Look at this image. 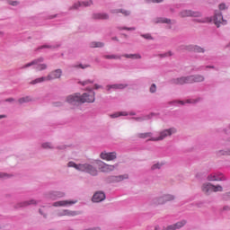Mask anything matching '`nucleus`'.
I'll use <instances>...</instances> for the list:
<instances>
[{
	"instance_id": "nucleus-1",
	"label": "nucleus",
	"mask_w": 230,
	"mask_h": 230,
	"mask_svg": "<svg viewBox=\"0 0 230 230\" xmlns=\"http://www.w3.org/2000/svg\"><path fill=\"white\" fill-rule=\"evenodd\" d=\"M88 93L80 95V93H75L66 97L67 103L71 105H78V103H93L95 100V93L91 89H87Z\"/></svg>"
},
{
	"instance_id": "nucleus-2",
	"label": "nucleus",
	"mask_w": 230,
	"mask_h": 230,
	"mask_svg": "<svg viewBox=\"0 0 230 230\" xmlns=\"http://www.w3.org/2000/svg\"><path fill=\"white\" fill-rule=\"evenodd\" d=\"M68 166L69 168H75V170L79 172H86V173H90V175H98V170L89 164H76L75 162H69Z\"/></svg>"
},
{
	"instance_id": "nucleus-3",
	"label": "nucleus",
	"mask_w": 230,
	"mask_h": 230,
	"mask_svg": "<svg viewBox=\"0 0 230 230\" xmlns=\"http://www.w3.org/2000/svg\"><path fill=\"white\" fill-rule=\"evenodd\" d=\"M97 164L99 166L100 172H102L103 173H109L111 172H114V170L118 168V164H116L115 165H111V164H107L100 160L97 161Z\"/></svg>"
},
{
	"instance_id": "nucleus-4",
	"label": "nucleus",
	"mask_w": 230,
	"mask_h": 230,
	"mask_svg": "<svg viewBox=\"0 0 230 230\" xmlns=\"http://www.w3.org/2000/svg\"><path fill=\"white\" fill-rule=\"evenodd\" d=\"M177 130L175 128H169L160 132V136L158 137H152L150 141H163L165 137L172 136V134H175Z\"/></svg>"
},
{
	"instance_id": "nucleus-5",
	"label": "nucleus",
	"mask_w": 230,
	"mask_h": 230,
	"mask_svg": "<svg viewBox=\"0 0 230 230\" xmlns=\"http://www.w3.org/2000/svg\"><path fill=\"white\" fill-rule=\"evenodd\" d=\"M43 60H44V58H40L38 60H34L31 63L26 64L23 67L26 68V67H31V66H36L37 71H44V69H48V65H46V64L39 65V62H43Z\"/></svg>"
},
{
	"instance_id": "nucleus-6",
	"label": "nucleus",
	"mask_w": 230,
	"mask_h": 230,
	"mask_svg": "<svg viewBox=\"0 0 230 230\" xmlns=\"http://www.w3.org/2000/svg\"><path fill=\"white\" fill-rule=\"evenodd\" d=\"M207 180L210 181L220 182L222 181H226V176H224V174H222L220 172H214V173L209 174L208 176Z\"/></svg>"
},
{
	"instance_id": "nucleus-7",
	"label": "nucleus",
	"mask_w": 230,
	"mask_h": 230,
	"mask_svg": "<svg viewBox=\"0 0 230 230\" xmlns=\"http://www.w3.org/2000/svg\"><path fill=\"white\" fill-rule=\"evenodd\" d=\"M100 157L103 161H114L117 158V154H116V152L107 153V152L103 151L101 153Z\"/></svg>"
},
{
	"instance_id": "nucleus-8",
	"label": "nucleus",
	"mask_w": 230,
	"mask_h": 230,
	"mask_svg": "<svg viewBox=\"0 0 230 230\" xmlns=\"http://www.w3.org/2000/svg\"><path fill=\"white\" fill-rule=\"evenodd\" d=\"M77 200H61L56 201L53 203L54 208H64L66 206H73V204H76Z\"/></svg>"
},
{
	"instance_id": "nucleus-9",
	"label": "nucleus",
	"mask_w": 230,
	"mask_h": 230,
	"mask_svg": "<svg viewBox=\"0 0 230 230\" xmlns=\"http://www.w3.org/2000/svg\"><path fill=\"white\" fill-rule=\"evenodd\" d=\"M202 14L199 12H193L190 10L181 11L180 16L184 17H200Z\"/></svg>"
},
{
	"instance_id": "nucleus-10",
	"label": "nucleus",
	"mask_w": 230,
	"mask_h": 230,
	"mask_svg": "<svg viewBox=\"0 0 230 230\" xmlns=\"http://www.w3.org/2000/svg\"><path fill=\"white\" fill-rule=\"evenodd\" d=\"M174 199H175V197H173L170 194H167V195H164V196L159 198L156 201H155V204L161 205V204H164L165 202H170Z\"/></svg>"
},
{
	"instance_id": "nucleus-11",
	"label": "nucleus",
	"mask_w": 230,
	"mask_h": 230,
	"mask_svg": "<svg viewBox=\"0 0 230 230\" xmlns=\"http://www.w3.org/2000/svg\"><path fill=\"white\" fill-rule=\"evenodd\" d=\"M214 24L220 28V24H226V21H224V17L222 16V13H217L214 16Z\"/></svg>"
},
{
	"instance_id": "nucleus-12",
	"label": "nucleus",
	"mask_w": 230,
	"mask_h": 230,
	"mask_svg": "<svg viewBox=\"0 0 230 230\" xmlns=\"http://www.w3.org/2000/svg\"><path fill=\"white\" fill-rule=\"evenodd\" d=\"M60 76H62V70L57 69L49 74V75L47 76V80L49 82V80H57V78H60Z\"/></svg>"
},
{
	"instance_id": "nucleus-13",
	"label": "nucleus",
	"mask_w": 230,
	"mask_h": 230,
	"mask_svg": "<svg viewBox=\"0 0 230 230\" xmlns=\"http://www.w3.org/2000/svg\"><path fill=\"white\" fill-rule=\"evenodd\" d=\"M172 83L174 84V85H184V84H190V76H185V77H180V78L173 79L172 81Z\"/></svg>"
},
{
	"instance_id": "nucleus-14",
	"label": "nucleus",
	"mask_w": 230,
	"mask_h": 230,
	"mask_svg": "<svg viewBox=\"0 0 230 230\" xmlns=\"http://www.w3.org/2000/svg\"><path fill=\"white\" fill-rule=\"evenodd\" d=\"M92 200L93 202H102L105 200V193L102 191L96 192L95 194H93Z\"/></svg>"
},
{
	"instance_id": "nucleus-15",
	"label": "nucleus",
	"mask_w": 230,
	"mask_h": 230,
	"mask_svg": "<svg viewBox=\"0 0 230 230\" xmlns=\"http://www.w3.org/2000/svg\"><path fill=\"white\" fill-rule=\"evenodd\" d=\"M92 18L94 19V21H107V19H109V14L97 13H93Z\"/></svg>"
},
{
	"instance_id": "nucleus-16",
	"label": "nucleus",
	"mask_w": 230,
	"mask_h": 230,
	"mask_svg": "<svg viewBox=\"0 0 230 230\" xmlns=\"http://www.w3.org/2000/svg\"><path fill=\"white\" fill-rule=\"evenodd\" d=\"M186 226V220L179 221L178 223L174 225H171L167 226V229L165 230H175V229H181V227H184Z\"/></svg>"
},
{
	"instance_id": "nucleus-17",
	"label": "nucleus",
	"mask_w": 230,
	"mask_h": 230,
	"mask_svg": "<svg viewBox=\"0 0 230 230\" xmlns=\"http://www.w3.org/2000/svg\"><path fill=\"white\" fill-rule=\"evenodd\" d=\"M189 80L190 84H195L197 82H204V76L200 75H190Z\"/></svg>"
},
{
	"instance_id": "nucleus-18",
	"label": "nucleus",
	"mask_w": 230,
	"mask_h": 230,
	"mask_svg": "<svg viewBox=\"0 0 230 230\" xmlns=\"http://www.w3.org/2000/svg\"><path fill=\"white\" fill-rule=\"evenodd\" d=\"M76 215H78V212L71 211V210H67V209L62 210L58 214L59 217H76Z\"/></svg>"
},
{
	"instance_id": "nucleus-19",
	"label": "nucleus",
	"mask_w": 230,
	"mask_h": 230,
	"mask_svg": "<svg viewBox=\"0 0 230 230\" xmlns=\"http://www.w3.org/2000/svg\"><path fill=\"white\" fill-rule=\"evenodd\" d=\"M202 192L207 195L212 192V184L209 182L204 183L201 187Z\"/></svg>"
},
{
	"instance_id": "nucleus-20",
	"label": "nucleus",
	"mask_w": 230,
	"mask_h": 230,
	"mask_svg": "<svg viewBox=\"0 0 230 230\" xmlns=\"http://www.w3.org/2000/svg\"><path fill=\"white\" fill-rule=\"evenodd\" d=\"M42 82H49L48 81V76H42V77L36 78V79L32 80L30 83V84L31 85H36V84H42Z\"/></svg>"
},
{
	"instance_id": "nucleus-21",
	"label": "nucleus",
	"mask_w": 230,
	"mask_h": 230,
	"mask_svg": "<svg viewBox=\"0 0 230 230\" xmlns=\"http://www.w3.org/2000/svg\"><path fill=\"white\" fill-rule=\"evenodd\" d=\"M125 179H128V174L119 175V176L113 177L114 182H121V181H125Z\"/></svg>"
},
{
	"instance_id": "nucleus-22",
	"label": "nucleus",
	"mask_w": 230,
	"mask_h": 230,
	"mask_svg": "<svg viewBox=\"0 0 230 230\" xmlns=\"http://www.w3.org/2000/svg\"><path fill=\"white\" fill-rule=\"evenodd\" d=\"M91 4H93L92 1L83 2V3L78 2V3L74 4L73 8L76 9V8H78V6H91Z\"/></svg>"
},
{
	"instance_id": "nucleus-23",
	"label": "nucleus",
	"mask_w": 230,
	"mask_h": 230,
	"mask_svg": "<svg viewBox=\"0 0 230 230\" xmlns=\"http://www.w3.org/2000/svg\"><path fill=\"white\" fill-rule=\"evenodd\" d=\"M152 136H153L152 132L138 133L137 135V137H139L140 139H146V137H152Z\"/></svg>"
},
{
	"instance_id": "nucleus-24",
	"label": "nucleus",
	"mask_w": 230,
	"mask_h": 230,
	"mask_svg": "<svg viewBox=\"0 0 230 230\" xmlns=\"http://www.w3.org/2000/svg\"><path fill=\"white\" fill-rule=\"evenodd\" d=\"M218 191H224L222 185H214L212 184V192L217 193Z\"/></svg>"
},
{
	"instance_id": "nucleus-25",
	"label": "nucleus",
	"mask_w": 230,
	"mask_h": 230,
	"mask_svg": "<svg viewBox=\"0 0 230 230\" xmlns=\"http://www.w3.org/2000/svg\"><path fill=\"white\" fill-rule=\"evenodd\" d=\"M91 48H103L105 44L100 41H93L90 44Z\"/></svg>"
},
{
	"instance_id": "nucleus-26",
	"label": "nucleus",
	"mask_w": 230,
	"mask_h": 230,
	"mask_svg": "<svg viewBox=\"0 0 230 230\" xmlns=\"http://www.w3.org/2000/svg\"><path fill=\"white\" fill-rule=\"evenodd\" d=\"M119 116H128V114L127 112L120 111L110 115L111 118H119Z\"/></svg>"
},
{
	"instance_id": "nucleus-27",
	"label": "nucleus",
	"mask_w": 230,
	"mask_h": 230,
	"mask_svg": "<svg viewBox=\"0 0 230 230\" xmlns=\"http://www.w3.org/2000/svg\"><path fill=\"white\" fill-rule=\"evenodd\" d=\"M152 118V114L146 115L144 117L137 118V121H146V119H150Z\"/></svg>"
},
{
	"instance_id": "nucleus-28",
	"label": "nucleus",
	"mask_w": 230,
	"mask_h": 230,
	"mask_svg": "<svg viewBox=\"0 0 230 230\" xmlns=\"http://www.w3.org/2000/svg\"><path fill=\"white\" fill-rule=\"evenodd\" d=\"M113 13H123V15H130V12L123 11V10H115L112 12Z\"/></svg>"
},
{
	"instance_id": "nucleus-29",
	"label": "nucleus",
	"mask_w": 230,
	"mask_h": 230,
	"mask_svg": "<svg viewBox=\"0 0 230 230\" xmlns=\"http://www.w3.org/2000/svg\"><path fill=\"white\" fill-rule=\"evenodd\" d=\"M104 58H107V59H110V60H111L112 58L120 59L121 57L120 56H116V55H106V56H104Z\"/></svg>"
},
{
	"instance_id": "nucleus-30",
	"label": "nucleus",
	"mask_w": 230,
	"mask_h": 230,
	"mask_svg": "<svg viewBox=\"0 0 230 230\" xmlns=\"http://www.w3.org/2000/svg\"><path fill=\"white\" fill-rule=\"evenodd\" d=\"M18 102L19 103H28V102H31V99L30 97H22Z\"/></svg>"
},
{
	"instance_id": "nucleus-31",
	"label": "nucleus",
	"mask_w": 230,
	"mask_h": 230,
	"mask_svg": "<svg viewBox=\"0 0 230 230\" xmlns=\"http://www.w3.org/2000/svg\"><path fill=\"white\" fill-rule=\"evenodd\" d=\"M192 49L195 51V53H204V49L199 46H194Z\"/></svg>"
},
{
	"instance_id": "nucleus-32",
	"label": "nucleus",
	"mask_w": 230,
	"mask_h": 230,
	"mask_svg": "<svg viewBox=\"0 0 230 230\" xmlns=\"http://www.w3.org/2000/svg\"><path fill=\"white\" fill-rule=\"evenodd\" d=\"M197 22H211V18H201V19H197Z\"/></svg>"
},
{
	"instance_id": "nucleus-33",
	"label": "nucleus",
	"mask_w": 230,
	"mask_h": 230,
	"mask_svg": "<svg viewBox=\"0 0 230 230\" xmlns=\"http://www.w3.org/2000/svg\"><path fill=\"white\" fill-rule=\"evenodd\" d=\"M156 22L169 23V22H172V20H169V19H166V18H159Z\"/></svg>"
},
{
	"instance_id": "nucleus-34",
	"label": "nucleus",
	"mask_w": 230,
	"mask_h": 230,
	"mask_svg": "<svg viewBox=\"0 0 230 230\" xmlns=\"http://www.w3.org/2000/svg\"><path fill=\"white\" fill-rule=\"evenodd\" d=\"M30 204H37V202L33 199H31L30 201H25L22 204V208H24V206H30Z\"/></svg>"
},
{
	"instance_id": "nucleus-35",
	"label": "nucleus",
	"mask_w": 230,
	"mask_h": 230,
	"mask_svg": "<svg viewBox=\"0 0 230 230\" xmlns=\"http://www.w3.org/2000/svg\"><path fill=\"white\" fill-rule=\"evenodd\" d=\"M79 84H81V85H89V84H93V81L91 80H86V81H84V82H79Z\"/></svg>"
},
{
	"instance_id": "nucleus-36",
	"label": "nucleus",
	"mask_w": 230,
	"mask_h": 230,
	"mask_svg": "<svg viewBox=\"0 0 230 230\" xmlns=\"http://www.w3.org/2000/svg\"><path fill=\"white\" fill-rule=\"evenodd\" d=\"M8 4H10L11 6H17V4H19V2L9 0Z\"/></svg>"
},
{
	"instance_id": "nucleus-37",
	"label": "nucleus",
	"mask_w": 230,
	"mask_h": 230,
	"mask_svg": "<svg viewBox=\"0 0 230 230\" xmlns=\"http://www.w3.org/2000/svg\"><path fill=\"white\" fill-rule=\"evenodd\" d=\"M219 10H227V5L225 3H222L218 5Z\"/></svg>"
},
{
	"instance_id": "nucleus-38",
	"label": "nucleus",
	"mask_w": 230,
	"mask_h": 230,
	"mask_svg": "<svg viewBox=\"0 0 230 230\" xmlns=\"http://www.w3.org/2000/svg\"><path fill=\"white\" fill-rule=\"evenodd\" d=\"M141 37H143L144 39H147L148 40H152V35L150 34H142Z\"/></svg>"
},
{
	"instance_id": "nucleus-39",
	"label": "nucleus",
	"mask_w": 230,
	"mask_h": 230,
	"mask_svg": "<svg viewBox=\"0 0 230 230\" xmlns=\"http://www.w3.org/2000/svg\"><path fill=\"white\" fill-rule=\"evenodd\" d=\"M157 89V86H155V84H153L150 87V93H155Z\"/></svg>"
},
{
	"instance_id": "nucleus-40",
	"label": "nucleus",
	"mask_w": 230,
	"mask_h": 230,
	"mask_svg": "<svg viewBox=\"0 0 230 230\" xmlns=\"http://www.w3.org/2000/svg\"><path fill=\"white\" fill-rule=\"evenodd\" d=\"M139 58H141V55H139V54H132V59L137 60Z\"/></svg>"
},
{
	"instance_id": "nucleus-41",
	"label": "nucleus",
	"mask_w": 230,
	"mask_h": 230,
	"mask_svg": "<svg viewBox=\"0 0 230 230\" xmlns=\"http://www.w3.org/2000/svg\"><path fill=\"white\" fill-rule=\"evenodd\" d=\"M110 89H118V84L107 85V91Z\"/></svg>"
},
{
	"instance_id": "nucleus-42",
	"label": "nucleus",
	"mask_w": 230,
	"mask_h": 230,
	"mask_svg": "<svg viewBox=\"0 0 230 230\" xmlns=\"http://www.w3.org/2000/svg\"><path fill=\"white\" fill-rule=\"evenodd\" d=\"M161 168V164H155L151 167V170H157Z\"/></svg>"
},
{
	"instance_id": "nucleus-43",
	"label": "nucleus",
	"mask_w": 230,
	"mask_h": 230,
	"mask_svg": "<svg viewBox=\"0 0 230 230\" xmlns=\"http://www.w3.org/2000/svg\"><path fill=\"white\" fill-rule=\"evenodd\" d=\"M225 200H229L230 199V191L224 194Z\"/></svg>"
},
{
	"instance_id": "nucleus-44",
	"label": "nucleus",
	"mask_w": 230,
	"mask_h": 230,
	"mask_svg": "<svg viewBox=\"0 0 230 230\" xmlns=\"http://www.w3.org/2000/svg\"><path fill=\"white\" fill-rule=\"evenodd\" d=\"M125 87H127V84H117V89H125Z\"/></svg>"
},
{
	"instance_id": "nucleus-45",
	"label": "nucleus",
	"mask_w": 230,
	"mask_h": 230,
	"mask_svg": "<svg viewBox=\"0 0 230 230\" xmlns=\"http://www.w3.org/2000/svg\"><path fill=\"white\" fill-rule=\"evenodd\" d=\"M42 146H43V148H51V144H49V143H44V144L42 145Z\"/></svg>"
},
{
	"instance_id": "nucleus-46",
	"label": "nucleus",
	"mask_w": 230,
	"mask_h": 230,
	"mask_svg": "<svg viewBox=\"0 0 230 230\" xmlns=\"http://www.w3.org/2000/svg\"><path fill=\"white\" fill-rule=\"evenodd\" d=\"M56 197L60 199V198L64 197V193L63 192H57Z\"/></svg>"
},
{
	"instance_id": "nucleus-47",
	"label": "nucleus",
	"mask_w": 230,
	"mask_h": 230,
	"mask_svg": "<svg viewBox=\"0 0 230 230\" xmlns=\"http://www.w3.org/2000/svg\"><path fill=\"white\" fill-rule=\"evenodd\" d=\"M123 30H128V31H132L136 30V28H134V27H131V28L124 27Z\"/></svg>"
},
{
	"instance_id": "nucleus-48",
	"label": "nucleus",
	"mask_w": 230,
	"mask_h": 230,
	"mask_svg": "<svg viewBox=\"0 0 230 230\" xmlns=\"http://www.w3.org/2000/svg\"><path fill=\"white\" fill-rule=\"evenodd\" d=\"M76 67H81V69H85V67H89V65H86V66L79 65V66H76Z\"/></svg>"
},
{
	"instance_id": "nucleus-49",
	"label": "nucleus",
	"mask_w": 230,
	"mask_h": 230,
	"mask_svg": "<svg viewBox=\"0 0 230 230\" xmlns=\"http://www.w3.org/2000/svg\"><path fill=\"white\" fill-rule=\"evenodd\" d=\"M132 55L133 54H126V55H123V57H125V58H132Z\"/></svg>"
},
{
	"instance_id": "nucleus-50",
	"label": "nucleus",
	"mask_w": 230,
	"mask_h": 230,
	"mask_svg": "<svg viewBox=\"0 0 230 230\" xmlns=\"http://www.w3.org/2000/svg\"><path fill=\"white\" fill-rule=\"evenodd\" d=\"M161 57H172V52H168L167 54L161 55Z\"/></svg>"
},
{
	"instance_id": "nucleus-51",
	"label": "nucleus",
	"mask_w": 230,
	"mask_h": 230,
	"mask_svg": "<svg viewBox=\"0 0 230 230\" xmlns=\"http://www.w3.org/2000/svg\"><path fill=\"white\" fill-rule=\"evenodd\" d=\"M151 3H163V0H150Z\"/></svg>"
},
{
	"instance_id": "nucleus-52",
	"label": "nucleus",
	"mask_w": 230,
	"mask_h": 230,
	"mask_svg": "<svg viewBox=\"0 0 230 230\" xmlns=\"http://www.w3.org/2000/svg\"><path fill=\"white\" fill-rule=\"evenodd\" d=\"M94 89H102V86L99 84H94Z\"/></svg>"
},
{
	"instance_id": "nucleus-53",
	"label": "nucleus",
	"mask_w": 230,
	"mask_h": 230,
	"mask_svg": "<svg viewBox=\"0 0 230 230\" xmlns=\"http://www.w3.org/2000/svg\"><path fill=\"white\" fill-rule=\"evenodd\" d=\"M5 102H14V99L13 98H9V99L5 100Z\"/></svg>"
},
{
	"instance_id": "nucleus-54",
	"label": "nucleus",
	"mask_w": 230,
	"mask_h": 230,
	"mask_svg": "<svg viewBox=\"0 0 230 230\" xmlns=\"http://www.w3.org/2000/svg\"><path fill=\"white\" fill-rule=\"evenodd\" d=\"M4 173H3V172H0V179H3V177H4Z\"/></svg>"
},
{
	"instance_id": "nucleus-55",
	"label": "nucleus",
	"mask_w": 230,
	"mask_h": 230,
	"mask_svg": "<svg viewBox=\"0 0 230 230\" xmlns=\"http://www.w3.org/2000/svg\"><path fill=\"white\" fill-rule=\"evenodd\" d=\"M180 103H181V105H184V102H182V101H181Z\"/></svg>"
},
{
	"instance_id": "nucleus-56",
	"label": "nucleus",
	"mask_w": 230,
	"mask_h": 230,
	"mask_svg": "<svg viewBox=\"0 0 230 230\" xmlns=\"http://www.w3.org/2000/svg\"><path fill=\"white\" fill-rule=\"evenodd\" d=\"M4 118V115H0V119Z\"/></svg>"
},
{
	"instance_id": "nucleus-57",
	"label": "nucleus",
	"mask_w": 230,
	"mask_h": 230,
	"mask_svg": "<svg viewBox=\"0 0 230 230\" xmlns=\"http://www.w3.org/2000/svg\"><path fill=\"white\" fill-rule=\"evenodd\" d=\"M112 40H118V38H112Z\"/></svg>"
},
{
	"instance_id": "nucleus-58",
	"label": "nucleus",
	"mask_w": 230,
	"mask_h": 230,
	"mask_svg": "<svg viewBox=\"0 0 230 230\" xmlns=\"http://www.w3.org/2000/svg\"><path fill=\"white\" fill-rule=\"evenodd\" d=\"M187 103H191V101H190V100H187Z\"/></svg>"
},
{
	"instance_id": "nucleus-59",
	"label": "nucleus",
	"mask_w": 230,
	"mask_h": 230,
	"mask_svg": "<svg viewBox=\"0 0 230 230\" xmlns=\"http://www.w3.org/2000/svg\"><path fill=\"white\" fill-rule=\"evenodd\" d=\"M40 215H42V210L41 209H40Z\"/></svg>"
},
{
	"instance_id": "nucleus-60",
	"label": "nucleus",
	"mask_w": 230,
	"mask_h": 230,
	"mask_svg": "<svg viewBox=\"0 0 230 230\" xmlns=\"http://www.w3.org/2000/svg\"><path fill=\"white\" fill-rule=\"evenodd\" d=\"M41 48H48V46H43V47H41Z\"/></svg>"
}]
</instances>
